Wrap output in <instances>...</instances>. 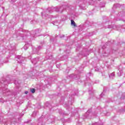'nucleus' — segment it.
<instances>
[{
	"instance_id": "1",
	"label": "nucleus",
	"mask_w": 125,
	"mask_h": 125,
	"mask_svg": "<svg viewBox=\"0 0 125 125\" xmlns=\"http://www.w3.org/2000/svg\"><path fill=\"white\" fill-rule=\"evenodd\" d=\"M71 24L72 26H73V27H77V24H76V22H75V21H74L73 20H71Z\"/></svg>"
},
{
	"instance_id": "2",
	"label": "nucleus",
	"mask_w": 125,
	"mask_h": 125,
	"mask_svg": "<svg viewBox=\"0 0 125 125\" xmlns=\"http://www.w3.org/2000/svg\"><path fill=\"white\" fill-rule=\"evenodd\" d=\"M30 91L32 93H35V92H36V90L35 89V88H32V89H31Z\"/></svg>"
},
{
	"instance_id": "3",
	"label": "nucleus",
	"mask_w": 125,
	"mask_h": 125,
	"mask_svg": "<svg viewBox=\"0 0 125 125\" xmlns=\"http://www.w3.org/2000/svg\"><path fill=\"white\" fill-rule=\"evenodd\" d=\"M28 93V92H25V94H27Z\"/></svg>"
}]
</instances>
